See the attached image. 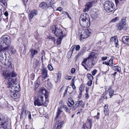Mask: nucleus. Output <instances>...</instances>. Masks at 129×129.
I'll return each mask as SVG.
<instances>
[{
	"instance_id": "1",
	"label": "nucleus",
	"mask_w": 129,
	"mask_h": 129,
	"mask_svg": "<svg viewBox=\"0 0 129 129\" xmlns=\"http://www.w3.org/2000/svg\"><path fill=\"white\" fill-rule=\"evenodd\" d=\"M11 41V38L8 35H3L0 39V61L1 62L4 59L3 54L9 49Z\"/></svg>"
},
{
	"instance_id": "2",
	"label": "nucleus",
	"mask_w": 129,
	"mask_h": 129,
	"mask_svg": "<svg viewBox=\"0 0 129 129\" xmlns=\"http://www.w3.org/2000/svg\"><path fill=\"white\" fill-rule=\"evenodd\" d=\"M79 23L81 26L83 27L87 28L90 25V18L86 13H84L81 14L79 18Z\"/></svg>"
},
{
	"instance_id": "3",
	"label": "nucleus",
	"mask_w": 129,
	"mask_h": 129,
	"mask_svg": "<svg viewBox=\"0 0 129 129\" xmlns=\"http://www.w3.org/2000/svg\"><path fill=\"white\" fill-rule=\"evenodd\" d=\"M11 64V63L10 62L7 63L6 65L8 66V69L7 71L3 72V76L5 77L6 79L8 77H14L16 76L17 75L14 70L12 69Z\"/></svg>"
},
{
	"instance_id": "4",
	"label": "nucleus",
	"mask_w": 129,
	"mask_h": 129,
	"mask_svg": "<svg viewBox=\"0 0 129 129\" xmlns=\"http://www.w3.org/2000/svg\"><path fill=\"white\" fill-rule=\"evenodd\" d=\"M48 102V100H47L44 102V96L40 94L37 97H36L34 103L35 106L37 105L39 106L44 105H46Z\"/></svg>"
},
{
	"instance_id": "5",
	"label": "nucleus",
	"mask_w": 129,
	"mask_h": 129,
	"mask_svg": "<svg viewBox=\"0 0 129 129\" xmlns=\"http://www.w3.org/2000/svg\"><path fill=\"white\" fill-rule=\"evenodd\" d=\"M8 124L7 117L3 115L0 116V129H9L7 128Z\"/></svg>"
},
{
	"instance_id": "6",
	"label": "nucleus",
	"mask_w": 129,
	"mask_h": 129,
	"mask_svg": "<svg viewBox=\"0 0 129 129\" xmlns=\"http://www.w3.org/2000/svg\"><path fill=\"white\" fill-rule=\"evenodd\" d=\"M104 6L105 9L108 12L112 11L114 9V4L109 1H107L104 3Z\"/></svg>"
},
{
	"instance_id": "7",
	"label": "nucleus",
	"mask_w": 129,
	"mask_h": 129,
	"mask_svg": "<svg viewBox=\"0 0 129 129\" xmlns=\"http://www.w3.org/2000/svg\"><path fill=\"white\" fill-rule=\"evenodd\" d=\"M51 31L57 37H61L63 34L62 31L60 29L58 28L57 26L53 25L50 28Z\"/></svg>"
},
{
	"instance_id": "8",
	"label": "nucleus",
	"mask_w": 129,
	"mask_h": 129,
	"mask_svg": "<svg viewBox=\"0 0 129 129\" xmlns=\"http://www.w3.org/2000/svg\"><path fill=\"white\" fill-rule=\"evenodd\" d=\"M93 61H91L90 59L85 58L83 60L82 62V65L84 68L85 69L88 70V69L87 67L85 66L86 64V66L89 68H91L94 65L93 63Z\"/></svg>"
},
{
	"instance_id": "9",
	"label": "nucleus",
	"mask_w": 129,
	"mask_h": 129,
	"mask_svg": "<svg viewBox=\"0 0 129 129\" xmlns=\"http://www.w3.org/2000/svg\"><path fill=\"white\" fill-rule=\"evenodd\" d=\"M82 33V34L80 35L79 36L81 40L85 39L88 37L90 36V32L88 29H86L83 30Z\"/></svg>"
},
{
	"instance_id": "10",
	"label": "nucleus",
	"mask_w": 129,
	"mask_h": 129,
	"mask_svg": "<svg viewBox=\"0 0 129 129\" xmlns=\"http://www.w3.org/2000/svg\"><path fill=\"white\" fill-rule=\"evenodd\" d=\"M55 120L56 121L54 127V129H60L64 123V121L58 120Z\"/></svg>"
},
{
	"instance_id": "11",
	"label": "nucleus",
	"mask_w": 129,
	"mask_h": 129,
	"mask_svg": "<svg viewBox=\"0 0 129 129\" xmlns=\"http://www.w3.org/2000/svg\"><path fill=\"white\" fill-rule=\"evenodd\" d=\"M98 55V53L92 52L89 54L87 57V59H90L91 61H93L94 58L96 59V57Z\"/></svg>"
},
{
	"instance_id": "12",
	"label": "nucleus",
	"mask_w": 129,
	"mask_h": 129,
	"mask_svg": "<svg viewBox=\"0 0 129 129\" xmlns=\"http://www.w3.org/2000/svg\"><path fill=\"white\" fill-rule=\"evenodd\" d=\"M10 95L11 98L14 99H17L20 97L18 92L10 91Z\"/></svg>"
},
{
	"instance_id": "13",
	"label": "nucleus",
	"mask_w": 129,
	"mask_h": 129,
	"mask_svg": "<svg viewBox=\"0 0 129 129\" xmlns=\"http://www.w3.org/2000/svg\"><path fill=\"white\" fill-rule=\"evenodd\" d=\"M92 2H88L85 5V8L84 9L83 11L86 12L89 10L90 8L92 6Z\"/></svg>"
},
{
	"instance_id": "14",
	"label": "nucleus",
	"mask_w": 129,
	"mask_h": 129,
	"mask_svg": "<svg viewBox=\"0 0 129 129\" xmlns=\"http://www.w3.org/2000/svg\"><path fill=\"white\" fill-rule=\"evenodd\" d=\"M42 75V77L45 79L47 77L48 70L46 68H43L41 70Z\"/></svg>"
},
{
	"instance_id": "15",
	"label": "nucleus",
	"mask_w": 129,
	"mask_h": 129,
	"mask_svg": "<svg viewBox=\"0 0 129 129\" xmlns=\"http://www.w3.org/2000/svg\"><path fill=\"white\" fill-rule=\"evenodd\" d=\"M10 87L11 88L10 91L18 92H17L19 91L20 90V88H19L20 87L18 85L17 86L15 84Z\"/></svg>"
},
{
	"instance_id": "16",
	"label": "nucleus",
	"mask_w": 129,
	"mask_h": 129,
	"mask_svg": "<svg viewBox=\"0 0 129 129\" xmlns=\"http://www.w3.org/2000/svg\"><path fill=\"white\" fill-rule=\"evenodd\" d=\"M38 13L37 11L36 10H32L28 15L29 19H32L34 16L37 15Z\"/></svg>"
},
{
	"instance_id": "17",
	"label": "nucleus",
	"mask_w": 129,
	"mask_h": 129,
	"mask_svg": "<svg viewBox=\"0 0 129 129\" xmlns=\"http://www.w3.org/2000/svg\"><path fill=\"white\" fill-rule=\"evenodd\" d=\"M7 80V84L9 87H11L12 86L15 85L14 80L12 78L10 77Z\"/></svg>"
},
{
	"instance_id": "18",
	"label": "nucleus",
	"mask_w": 129,
	"mask_h": 129,
	"mask_svg": "<svg viewBox=\"0 0 129 129\" xmlns=\"http://www.w3.org/2000/svg\"><path fill=\"white\" fill-rule=\"evenodd\" d=\"M38 92L39 95L40 94L42 95L43 96L44 95H47V91L44 88L42 87L39 90Z\"/></svg>"
},
{
	"instance_id": "19",
	"label": "nucleus",
	"mask_w": 129,
	"mask_h": 129,
	"mask_svg": "<svg viewBox=\"0 0 129 129\" xmlns=\"http://www.w3.org/2000/svg\"><path fill=\"white\" fill-rule=\"evenodd\" d=\"M29 51L31 54L30 57L32 58L34 57L35 55L37 54L38 53V52L37 50L35 49L33 50L32 48H31L30 49Z\"/></svg>"
},
{
	"instance_id": "20",
	"label": "nucleus",
	"mask_w": 129,
	"mask_h": 129,
	"mask_svg": "<svg viewBox=\"0 0 129 129\" xmlns=\"http://www.w3.org/2000/svg\"><path fill=\"white\" fill-rule=\"evenodd\" d=\"M39 7L43 9H45L46 8L49 7V6L47 4L43 2L40 4Z\"/></svg>"
},
{
	"instance_id": "21",
	"label": "nucleus",
	"mask_w": 129,
	"mask_h": 129,
	"mask_svg": "<svg viewBox=\"0 0 129 129\" xmlns=\"http://www.w3.org/2000/svg\"><path fill=\"white\" fill-rule=\"evenodd\" d=\"M122 40L125 44L129 45V37L128 36H123L122 38Z\"/></svg>"
},
{
	"instance_id": "22",
	"label": "nucleus",
	"mask_w": 129,
	"mask_h": 129,
	"mask_svg": "<svg viewBox=\"0 0 129 129\" xmlns=\"http://www.w3.org/2000/svg\"><path fill=\"white\" fill-rule=\"evenodd\" d=\"M91 17L93 19H95L98 17V12L97 11H94L91 14Z\"/></svg>"
},
{
	"instance_id": "23",
	"label": "nucleus",
	"mask_w": 129,
	"mask_h": 129,
	"mask_svg": "<svg viewBox=\"0 0 129 129\" xmlns=\"http://www.w3.org/2000/svg\"><path fill=\"white\" fill-rule=\"evenodd\" d=\"M116 6L118 5H122L125 2V0H115Z\"/></svg>"
},
{
	"instance_id": "24",
	"label": "nucleus",
	"mask_w": 129,
	"mask_h": 129,
	"mask_svg": "<svg viewBox=\"0 0 129 129\" xmlns=\"http://www.w3.org/2000/svg\"><path fill=\"white\" fill-rule=\"evenodd\" d=\"M62 112V111L59 108L57 110V114L56 117H55L54 120H57L59 119L58 117L60 116V114Z\"/></svg>"
},
{
	"instance_id": "25",
	"label": "nucleus",
	"mask_w": 129,
	"mask_h": 129,
	"mask_svg": "<svg viewBox=\"0 0 129 129\" xmlns=\"http://www.w3.org/2000/svg\"><path fill=\"white\" fill-rule=\"evenodd\" d=\"M68 103H67V104L69 107L71 106L74 104V101L71 98H69L68 99Z\"/></svg>"
},
{
	"instance_id": "26",
	"label": "nucleus",
	"mask_w": 129,
	"mask_h": 129,
	"mask_svg": "<svg viewBox=\"0 0 129 129\" xmlns=\"http://www.w3.org/2000/svg\"><path fill=\"white\" fill-rule=\"evenodd\" d=\"M110 40L111 41H113L114 40V43L115 44V46L116 47H118L119 46V44H118V41L117 39L113 37H112L111 39Z\"/></svg>"
},
{
	"instance_id": "27",
	"label": "nucleus",
	"mask_w": 129,
	"mask_h": 129,
	"mask_svg": "<svg viewBox=\"0 0 129 129\" xmlns=\"http://www.w3.org/2000/svg\"><path fill=\"white\" fill-rule=\"evenodd\" d=\"M83 102V101L81 100L76 101L75 104V107L76 108L77 107L81 106L82 105Z\"/></svg>"
},
{
	"instance_id": "28",
	"label": "nucleus",
	"mask_w": 129,
	"mask_h": 129,
	"mask_svg": "<svg viewBox=\"0 0 129 129\" xmlns=\"http://www.w3.org/2000/svg\"><path fill=\"white\" fill-rule=\"evenodd\" d=\"M66 36L65 35H63L61 36L58 38L57 39L56 41V44L57 45L60 44L61 43V41L63 38L65 37Z\"/></svg>"
},
{
	"instance_id": "29",
	"label": "nucleus",
	"mask_w": 129,
	"mask_h": 129,
	"mask_svg": "<svg viewBox=\"0 0 129 129\" xmlns=\"http://www.w3.org/2000/svg\"><path fill=\"white\" fill-rule=\"evenodd\" d=\"M113 69L115 71L120 72L121 71V69L120 67L119 66H114L113 68Z\"/></svg>"
},
{
	"instance_id": "30",
	"label": "nucleus",
	"mask_w": 129,
	"mask_h": 129,
	"mask_svg": "<svg viewBox=\"0 0 129 129\" xmlns=\"http://www.w3.org/2000/svg\"><path fill=\"white\" fill-rule=\"evenodd\" d=\"M11 34L12 35H16L17 32V30L15 28H11L10 30Z\"/></svg>"
},
{
	"instance_id": "31",
	"label": "nucleus",
	"mask_w": 129,
	"mask_h": 129,
	"mask_svg": "<svg viewBox=\"0 0 129 129\" xmlns=\"http://www.w3.org/2000/svg\"><path fill=\"white\" fill-rule=\"evenodd\" d=\"M63 107L64 110L67 113L70 114L71 112L70 110L68 108L67 106L66 105H63Z\"/></svg>"
},
{
	"instance_id": "32",
	"label": "nucleus",
	"mask_w": 129,
	"mask_h": 129,
	"mask_svg": "<svg viewBox=\"0 0 129 129\" xmlns=\"http://www.w3.org/2000/svg\"><path fill=\"white\" fill-rule=\"evenodd\" d=\"M108 109L107 106L105 105L104 108V112L105 115H107L108 113Z\"/></svg>"
},
{
	"instance_id": "33",
	"label": "nucleus",
	"mask_w": 129,
	"mask_h": 129,
	"mask_svg": "<svg viewBox=\"0 0 129 129\" xmlns=\"http://www.w3.org/2000/svg\"><path fill=\"white\" fill-rule=\"evenodd\" d=\"M46 86L48 89H50L52 87V84L51 82H47Z\"/></svg>"
},
{
	"instance_id": "34",
	"label": "nucleus",
	"mask_w": 129,
	"mask_h": 129,
	"mask_svg": "<svg viewBox=\"0 0 129 129\" xmlns=\"http://www.w3.org/2000/svg\"><path fill=\"white\" fill-rule=\"evenodd\" d=\"M87 77L90 80H92L93 79V77L90 74H87Z\"/></svg>"
},
{
	"instance_id": "35",
	"label": "nucleus",
	"mask_w": 129,
	"mask_h": 129,
	"mask_svg": "<svg viewBox=\"0 0 129 129\" xmlns=\"http://www.w3.org/2000/svg\"><path fill=\"white\" fill-rule=\"evenodd\" d=\"M124 25H123L121 23H119L118 25V29L120 30H122Z\"/></svg>"
},
{
	"instance_id": "36",
	"label": "nucleus",
	"mask_w": 129,
	"mask_h": 129,
	"mask_svg": "<svg viewBox=\"0 0 129 129\" xmlns=\"http://www.w3.org/2000/svg\"><path fill=\"white\" fill-rule=\"evenodd\" d=\"M40 84V82L39 81H36L35 83V86L36 88H37Z\"/></svg>"
},
{
	"instance_id": "37",
	"label": "nucleus",
	"mask_w": 129,
	"mask_h": 129,
	"mask_svg": "<svg viewBox=\"0 0 129 129\" xmlns=\"http://www.w3.org/2000/svg\"><path fill=\"white\" fill-rule=\"evenodd\" d=\"M9 47H10L9 50L12 53H14L16 52V50H15L13 47L11 46H10H10Z\"/></svg>"
},
{
	"instance_id": "38",
	"label": "nucleus",
	"mask_w": 129,
	"mask_h": 129,
	"mask_svg": "<svg viewBox=\"0 0 129 129\" xmlns=\"http://www.w3.org/2000/svg\"><path fill=\"white\" fill-rule=\"evenodd\" d=\"M114 91L112 89L110 90L109 93V94L110 96V98H111L113 95V93Z\"/></svg>"
},
{
	"instance_id": "39",
	"label": "nucleus",
	"mask_w": 129,
	"mask_h": 129,
	"mask_svg": "<svg viewBox=\"0 0 129 129\" xmlns=\"http://www.w3.org/2000/svg\"><path fill=\"white\" fill-rule=\"evenodd\" d=\"M126 19H122L120 23H121L122 24V25L125 26L126 25Z\"/></svg>"
},
{
	"instance_id": "40",
	"label": "nucleus",
	"mask_w": 129,
	"mask_h": 129,
	"mask_svg": "<svg viewBox=\"0 0 129 129\" xmlns=\"http://www.w3.org/2000/svg\"><path fill=\"white\" fill-rule=\"evenodd\" d=\"M47 67L48 69L50 71H52L53 70V67L50 64H48Z\"/></svg>"
},
{
	"instance_id": "41",
	"label": "nucleus",
	"mask_w": 129,
	"mask_h": 129,
	"mask_svg": "<svg viewBox=\"0 0 129 129\" xmlns=\"http://www.w3.org/2000/svg\"><path fill=\"white\" fill-rule=\"evenodd\" d=\"M54 3V1L51 0L50 1L49 3L47 4L49 6V7H51V6L53 5Z\"/></svg>"
},
{
	"instance_id": "42",
	"label": "nucleus",
	"mask_w": 129,
	"mask_h": 129,
	"mask_svg": "<svg viewBox=\"0 0 129 129\" xmlns=\"http://www.w3.org/2000/svg\"><path fill=\"white\" fill-rule=\"evenodd\" d=\"M109 64H110L111 66L113 65V59H110L109 60Z\"/></svg>"
},
{
	"instance_id": "43",
	"label": "nucleus",
	"mask_w": 129,
	"mask_h": 129,
	"mask_svg": "<svg viewBox=\"0 0 129 129\" xmlns=\"http://www.w3.org/2000/svg\"><path fill=\"white\" fill-rule=\"evenodd\" d=\"M57 81H59L61 78V73H58L57 74Z\"/></svg>"
},
{
	"instance_id": "44",
	"label": "nucleus",
	"mask_w": 129,
	"mask_h": 129,
	"mask_svg": "<svg viewBox=\"0 0 129 129\" xmlns=\"http://www.w3.org/2000/svg\"><path fill=\"white\" fill-rule=\"evenodd\" d=\"M26 112H27V114H29V115H28V118L30 119H31V114H30V112L28 111H26L25 112V114H26Z\"/></svg>"
},
{
	"instance_id": "45",
	"label": "nucleus",
	"mask_w": 129,
	"mask_h": 129,
	"mask_svg": "<svg viewBox=\"0 0 129 129\" xmlns=\"http://www.w3.org/2000/svg\"><path fill=\"white\" fill-rule=\"evenodd\" d=\"M63 14L67 16V17H69L70 19H71V17L69 15L67 12H63Z\"/></svg>"
},
{
	"instance_id": "46",
	"label": "nucleus",
	"mask_w": 129,
	"mask_h": 129,
	"mask_svg": "<svg viewBox=\"0 0 129 129\" xmlns=\"http://www.w3.org/2000/svg\"><path fill=\"white\" fill-rule=\"evenodd\" d=\"M72 78V76H66L65 77V79L67 80H70Z\"/></svg>"
},
{
	"instance_id": "47",
	"label": "nucleus",
	"mask_w": 129,
	"mask_h": 129,
	"mask_svg": "<svg viewBox=\"0 0 129 129\" xmlns=\"http://www.w3.org/2000/svg\"><path fill=\"white\" fill-rule=\"evenodd\" d=\"M92 83V80H90L88 81L87 85L89 86H90Z\"/></svg>"
},
{
	"instance_id": "48",
	"label": "nucleus",
	"mask_w": 129,
	"mask_h": 129,
	"mask_svg": "<svg viewBox=\"0 0 129 129\" xmlns=\"http://www.w3.org/2000/svg\"><path fill=\"white\" fill-rule=\"evenodd\" d=\"M48 38L50 39H51L54 41L55 42V39L54 37H53L51 36H49L48 37Z\"/></svg>"
},
{
	"instance_id": "49",
	"label": "nucleus",
	"mask_w": 129,
	"mask_h": 129,
	"mask_svg": "<svg viewBox=\"0 0 129 129\" xmlns=\"http://www.w3.org/2000/svg\"><path fill=\"white\" fill-rule=\"evenodd\" d=\"M118 20V17H116L114 18L113 19L111 20V22H114L116 21L117 20Z\"/></svg>"
},
{
	"instance_id": "50",
	"label": "nucleus",
	"mask_w": 129,
	"mask_h": 129,
	"mask_svg": "<svg viewBox=\"0 0 129 129\" xmlns=\"http://www.w3.org/2000/svg\"><path fill=\"white\" fill-rule=\"evenodd\" d=\"M72 82H73V83L72 84V87L73 89H75L76 88V87L74 84V79H73L72 80Z\"/></svg>"
},
{
	"instance_id": "51",
	"label": "nucleus",
	"mask_w": 129,
	"mask_h": 129,
	"mask_svg": "<svg viewBox=\"0 0 129 129\" xmlns=\"http://www.w3.org/2000/svg\"><path fill=\"white\" fill-rule=\"evenodd\" d=\"M97 72V70L95 69L92 72V74L94 76L96 74Z\"/></svg>"
},
{
	"instance_id": "52",
	"label": "nucleus",
	"mask_w": 129,
	"mask_h": 129,
	"mask_svg": "<svg viewBox=\"0 0 129 129\" xmlns=\"http://www.w3.org/2000/svg\"><path fill=\"white\" fill-rule=\"evenodd\" d=\"M80 46L79 45H78L76 46L75 47V49L76 50L78 51L80 49Z\"/></svg>"
},
{
	"instance_id": "53",
	"label": "nucleus",
	"mask_w": 129,
	"mask_h": 129,
	"mask_svg": "<svg viewBox=\"0 0 129 129\" xmlns=\"http://www.w3.org/2000/svg\"><path fill=\"white\" fill-rule=\"evenodd\" d=\"M75 71V69L74 68H72L71 70V73L72 74L74 73Z\"/></svg>"
},
{
	"instance_id": "54",
	"label": "nucleus",
	"mask_w": 129,
	"mask_h": 129,
	"mask_svg": "<svg viewBox=\"0 0 129 129\" xmlns=\"http://www.w3.org/2000/svg\"><path fill=\"white\" fill-rule=\"evenodd\" d=\"M81 129H88L87 127L86 126V125L84 124H83V127Z\"/></svg>"
},
{
	"instance_id": "55",
	"label": "nucleus",
	"mask_w": 129,
	"mask_h": 129,
	"mask_svg": "<svg viewBox=\"0 0 129 129\" xmlns=\"http://www.w3.org/2000/svg\"><path fill=\"white\" fill-rule=\"evenodd\" d=\"M83 111V110L82 109H80L78 110V112H77V114H78L82 112Z\"/></svg>"
},
{
	"instance_id": "56",
	"label": "nucleus",
	"mask_w": 129,
	"mask_h": 129,
	"mask_svg": "<svg viewBox=\"0 0 129 129\" xmlns=\"http://www.w3.org/2000/svg\"><path fill=\"white\" fill-rule=\"evenodd\" d=\"M0 2L3 3L4 5H5L6 4V1L5 0H0Z\"/></svg>"
},
{
	"instance_id": "57",
	"label": "nucleus",
	"mask_w": 129,
	"mask_h": 129,
	"mask_svg": "<svg viewBox=\"0 0 129 129\" xmlns=\"http://www.w3.org/2000/svg\"><path fill=\"white\" fill-rule=\"evenodd\" d=\"M68 89V88H67L65 90V92L63 93V96H65L66 94L67 93Z\"/></svg>"
},
{
	"instance_id": "58",
	"label": "nucleus",
	"mask_w": 129,
	"mask_h": 129,
	"mask_svg": "<svg viewBox=\"0 0 129 129\" xmlns=\"http://www.w3.org/2000/svg\"><path fill=\"white\" fill-rule=\"evenodd\" d=\"M85 98L86 99H87L89 98V96L88 95V93L86 92L85 94Z\"/></svg>"
},
{
	"instance_id": "59",
	"label": "nucleus",
	"mask_w": 129,
	"mask_h": 129,
	"mask_svg": "<svg viewBox=\"0 0 129 129\" xmlns=\"http://www.w3.org/2000/svg\"><path fill=\"white\" fill-rule=\"evenodd\" d=\"M3 8V6L1 4H0V13L1 12Z\"/></svg>"
},
{
	"instance_id": "60",
	"label": "nucleus",
	"mask_w": 129,
	"mask_h": 129,
	"mask_svg": "<svg viewBox=\"0 0 129 129\" xmlns=\"http://www.w3.org/2000/svg\"><path fill=\"white\" fill-rule=\"evenodd\" d=\"M107 57L106 56L103 57L102 58V60H106L107 59Z\"/></svg>"
},
{
	"instance_id": "61",
	"label": "nucleus",
	"mask_w": 129,
	"mask_h": 129,
	"mask_svg": "<svg viewBox=\"0 0 129 129\" xmlns=\"http://www.w3.org/2000/svg\"><path fill=\"white\" fill-rule=\"evenodd\" d=\"M103 64H105L108 66H109V62H107L106 61L104 62L103 63Z\"/></svg>"
},
{
	"instance_id": "62",
	"label": "nucleus",
	"mask_w": 129,
	"mask_h": 129,
	"mask_svg": "<svg viewBox=\"0 0 129 129\" xmlns=\"http://www.w3.org/2000/svg\"><path fill=\"white\" fill-rule=\"evenodd\" d=\"M7 107L9 109H11V107H12V106H11L9 104H8Z\"/></svg>"
},
{
	"instance_id": "63",
	"label": "nucleus",
	"mask_w": 129,
	"mask_h": 129,
	"mask_svg": "<svg viewBox=\"0 0 129 129\" xmlns=\"http://www.w3.org/2000/svg\"><path fill=\"white\" fill-rule=\"evenodd\" d=\"M87 120L89 123L93 122L92 119H88Z\"/></svg>"
},
{
	"instance_id": "64",
	"label": "nucleus",
	"mask_w": 129,
	"mask_h": 129,
	"mask_svg": "<svg viewBox=\"0 0 129 129\" xmlns=\"http://www.w3.org/2000/svg\"><path fill=\"white\" fill-rule=\"evenodd\" d=\"M62 9V8L60 7H58L57 9V10L59 11H61Z\"/></svg>"
}]
</instances>
